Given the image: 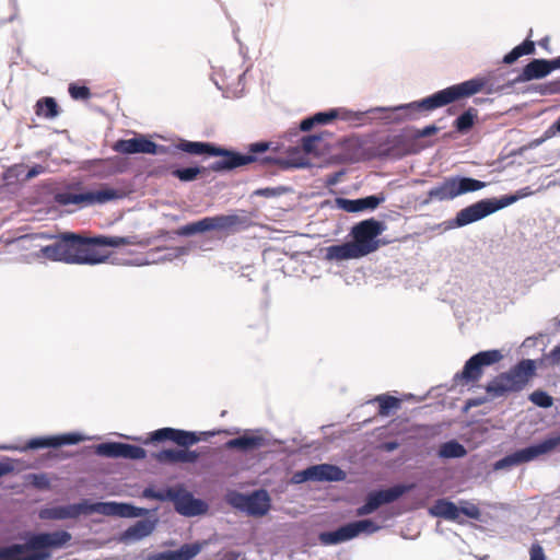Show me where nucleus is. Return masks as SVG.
<instances>
[{
	"label": "nucleus",
	"instance_id": "nucleus-16",
	"mask_svg": "<svg viewBox=\"0 0 560 560\" xmlns=\"http://www.w3.org/2000/svg\"><path fill=\"white\" fill-rule=\"evenodd\" d=\"M415 485H396L388 489L372 491L366 495L365 503L357 509V516L372 514L381 505L392 503L412 490Z\"/></svg>",
	"mask_w": 560,
	"mask_h": 560
},
{
	"label": "nucleus",
	"instance_id": "nucleus-7",
	"mask_svg": "<svg viewBox=\"0 0 560 560\" xmlns=\"http://www.w3.org/2000/svg\"><path fill=\"white\" fill-rule=\"evenodd\" d=\"M248 218L240 214H219L206 217L199 221L178 228L175 234L178 236H191L209 231L224 232L226 234L237 232L248 226Z\"/></svg>",
	"mask_w": 560,
	"mask_h": 560
},
{
	"label": "nucleus",
	"instance_id": "nucleus-31",
	"mask_svg": "<svg viewBox=\"0 0 560 560\" xmlns=\"http://www.w3.org/2000/svg\"><path fill=\"white\" fill-rule=\"evenodd\" d=\"M431 513L434 516L455 521L459 517V508H457L456 504L451 501L440 499L431 508Z\"/></svg>",
	"mask_w": 560,
	"mask_h": 560
},
{
	"label": "nucleus",
	"instance_id": "nucleus-57",
	"mask_svg": "<svg viewBox=\"0 0 560 560\" xmlns=\"http://www.w3.org/2000/svg\"><path fill=\"white\" fill-rule=\"evenodd\" d=\"M553 63L556 65V69H560V56L553 59Z\"/></svg>",
	"mask_w": 560,
	"mask_h": 560
},
{
	"label": "nucleus",
	"instance_id": "nucleus-47",
	"mask_svg": "<svg viewBox=\"0 0 560 560\" xmlns=\"http://www.w3.org/2000/svg\"><path fill=\"white\" fill-rule=\"evenodd\" d=\"M14 464L11 459L0 460V478L12 472Z\"/></svg>",
	"mask_w": 560,
	"mask_h": 560
},
{
	"label": "nucleus",
	"instance_id": "nucleus-56",
	"mask_svg": "<svg viewBox=\"0 0 560 560\" xmlns=\"http://www.w3.org/2000/svg\"><path fill=\"white\" fill-rule=\"evenodd\" d=\"M35 175H36L35 167L30 168L27 172V177H33Z\"/></svg>",
	"mask_w": 560,
	"mask_h": 560
},
{
	"label": "nucleus",
	"instance_id": "nucleus-1",
	"mask_svg": "<svg viewBox=\"0 0 560 560\" xmlns=\"http://www.w3.org/2000/svg\"><path fill=\"white\" fill-rule=\"evenodd\" d=\"M269 147V142L252 143L248 149V154H241L224 148L215 147L214 144L208 142L180 140V142L176 145L178 150L192 155L208 154L212 156H220V160L214 161L209 165V170L213 172L230 171L258 161L264 165H279L283 170L292 166V164H290L284 159L273 156H265L260 159L258 154L265 153ZM307 165L308 163L304 160L293 164L295 167H304Z\"/></svg>",
	"mask_w": 560,
	"mask_h": 560
},
{
	"label": "nucleus",
	"instance_id": "nucleus-44",
	"mask_svg": "<svg viewBox=\"0 0 560 560\" xmlns=\"http://www.w3.org/2000/svg\"><path fill=\"white\" fill-rule=\"evenodd\" d=\"M529 560H546L544 548L539 542H534L530 546Z\"/></svg>",
	"mask_w": 560,
	"mask_h": 560
},
{
	"label": "nucleus",
	"instance_id": "nucleus-41",
	"mask_svg": "<svg viewBox=\"0 0 560 560\" xmlns=\"http://www.w3.org/2000/svg\"><path fill=\"white\" fill-rule=\"evenodd\" d=\"M288 190L289 189L283 186L258 188V189L254 190L253 196L273 198V197H279V196L285 194Z\"/></svg>",
	"mask_w": 560,
	"mask_h": 560
},
{
	"label": "nucleus",
	"instance_id": "nucleus-19",
	"mask_svg": "<svg viewBox=\"0 0 560 560\" xmlns=\"http://www.w3.org/2000/svg\"><path fill=\"white\" fill-rule=\"evenodd\" d=\"M346 474L339 467L320 464L311 466L295 475L296 481L302 482L306 480L314 481H339L345 479Z\"/></svg>",
	"mask_w": 560,
	"mask_h": 560
},
{
	"label": "nucleus",
	"instance_id": "nucleus-25",
	"mask_svg": "<svg viewBox=\"0 0 560 560\" xmlns=\"http://www.w3.org/2000/svg\"><path fill=\"white\" fill-rule=\"evenodd\" d=\"M364 257L363 253L354 244L353 241L340 245H331L326 248L327 260H348Z\"/></svg>",
	"mask_w": 560,
	"mask_h": 560
},
{
	"label": "nucleus",
	"instance_id": "nucleus-21",
	"mask_svg": "<svg viewBox=\"0 0 560 560\" xmlns=\"http://www.w3.org/2000/svg\"><path fill=\"white\" fill-rule=\"evenodd\" d=\"M240 502L237 505L254 516L265 515L270 508V499L268 493L264 490L255 491L249 495H238Z\"/></svg>",
	"mask_w": 560,
	"mask_h": 560
},
{
	"label": "nucleus",
	"instance_id": "nucleus-26",
	"mask_svg": "<svg viewBox=\"0 0 560 560\" xmlns=\"http://www.w3.org/2000/svg\"><path fill=\"white\" fill-rule=\"evenodd\" d=\"M384 201V197L377 196H368L365 198L360 199H345L338 198L337 203L339 208L347 212H360L363 210H373L380 206L381 202Z\"/></svg>",
	"mask_w": 560,
	"mask_h": 560
},
{
	"label": "nucleus",
	"instance_id": "nucleus-20",
	"mask_svg": "<svg viewBox=\"0 0 560 560\" xmlns=\"http://www.w3.org/2000/svg\"><path fill=\"white\" fill-rule=\"evenodd\" d=\"M71 539V535L66 530H58L47 534H37V560H48L49 548H60Z\"/></svg>",
	"mask_w": 560,
	"mask_h": 560
},
{
	"label": "nucleus",
	"instance_id": "nucleus-28",
	"mask_svg": "<svg viewBox=\"0 0 560 560\" xmlns=\"http://www.w3.org/2000/svg\"><path fill=\"white\" fill-rule=\"evenodd\" d=\"M83 438L78 433L37 438V450L45 447H59L61 445H73L81 442Z\"/></svg>",
	"mask_w": 560,
	"mask_h": 560
},
{
	"label": "nucleus",
	"instance_id": "nucleus-5",
	"mask_svg": "<svg viewBox=\"0 0 560 560\" xmlns=\"http://www.w3.org/2000/svg\"><path fill=\"white\" fill-rule=\"evenodd\" d=\"M92 513L120 517H139L145 515L147 510L129 503H89L88 500H82L79 503L44 509L39 512V517L45 520H66Z\"/></svg>",
	"mask_w": 560,
	"mask_h": 560
},
{
	"label": "nucleus",
	"instance_id": "nucleus-32",
	"mask_svg": "<svg viewBox=\"0 0 560 560\" xmlns=\"http://www.w3.org/2000/svg\"><path fill=\"white\" fill-rule=\"evenodd\" d=\"M477 118V109L470 107L454 120L453 126L457 132L467 133L474 127Z\"/></svg>",
	"mask_w": 560,
	"mask_h": 560
},
{
	"label": "nucleus",
	"instance_id": "nucleus-55",
	"mask_svg": "<svg viewBox=\"0 0 560 560\" xmlns=\"http://www.w3.org/2000/svg\"><path fill=\"white\" fill-rule=\"evenodd\" d=\"M28 448H35V438H32L27 441Z\"/></svg>",
	"mask_w": 560,
	"mask_h": 560
},
{
	"label": "nucleus",
	"instance_id": "nucleus-45",
	"mask_svg": "<svg viewBox=\"0 0 560 560\" xmlns=\"http://www.w3.org/2000/svg\"><path fill=\"white\" fill-rule=\"evenodd\" d=\"M540 92L541 94H560V79L544 84Z\"/></svg>",
	"mask_w": 560,
	"mask_h": 560
},
{
	"label": "nucleus",
	"instance_id": "nucleus-17",
	"mask_svg": "<svg viewBox=\"0 0 560 560\" xmlns=\"http://www.w3.org/2000/svg\"><path fill=\"white\" fill-rule=\"evenodd\" d=\"M113 149L122 154L148 153V154H166L168 148L159 145L143 136L131 139H120L115 142Z\"/></svg>",
	"mask_w": 560,
	"mask_h": 560
},
{
	"label": "nucleus",
	"instance_id": "nucleus-27",
	"mask_svg": "<svg viewBox=\"0 0 560 560\" xmlns=\"http://www.w3.org/2000/svg\"><path fill=\"white\" fill-rule=\"evenodd\" d=\"M66 237L65 233L54 237L52 242L46 246H42L39 252L37 253V257H43L52 261H63L67 262V252H66Z\"/></svg>",
	"mask_w": 560,
	"mask_h": 560
},
{
	"label": "nucleus",
	"instance_id": "nucleus-42",
	"mask_svg": "<svg viewBox=\"0 0 560 560\" xmlns=\"http://www.w3.org/2000/svg\"><path fill=\"white\" fill-rule=\"evenodd\" d=\"M338 117V112L336 109H330L329 112H320L314 115V120L316 125H325Z\"/></svg>",
	"mask_w": 560,
	"mask_h": 560
},
{
	"label": "nucleus",
	"instance_id": "nucleus-18",
	"mask_svg": "<svg viewBox=\"0 0 560 560\" xmlns=\"http://www.w3.org/2000/svg\"><path fill=\"white\" fill-rule=\"evenodd\" d=\"M95 454L108 458H128V459H143L147 456L144 448L121 443V442H105L95 446Z\"/></svg>",
	"mask_w": 560,
	"mask_h": 560
},
{
	"label": "nucleus",
	"instance_id": "nucleus-23",
	"mask_svg": "<svg viewBox=\"0 0 560 560\" xmlns=\"http://www.w3.org/2000/svg\"><path fill=\"white\" fill-rule=\"evenodd\" d=\"M268 440L258 431L255 433L245 432L243 435L229 440L225 443L228 450H240L249 452L268 446Z\"/></svg>",
	"mask_w": 560,
	"mask_h": 560
},
{
	"label": "nucleus",
	"instance_id": "nucleus-39",
	"mask_svg": "<svg viewBox=\"0 0 560 560\" xmlns=\"http://www.w3.org/2000/svg\"><path fill=\"white\" fill-rule=\"evenodd\" d=\"M529 400L538 407L549 408L552 406L553 400L550 395L544 390H535L529 395Z\"/></svg>",
	"mask_w": 560,
	"mask_h": 560
},
{
	"label": "nucleus",
	"instance_id": "nucleus-29",
	"mask_svg": "<svg viewBox=\"0 0 560 560\" xmlns=\"http://www.w3.org/2000/svg\"><path fill=\"white\" fill-rule=\"evenodd\" d=\"M154 529V523L148 520L138 521L132 526L128 527L121 535L124 541L140 540L149 536Z\"/></svg>",
	"mask_w": 560,
	"mask_h": 560
},
{
	"label": "nucleus",
	"instance_id": "nucleus-12",
	"mask_svg": "<svg viewBox=\"0 0 560 560\" xmlns=\"http://www.w3.org/2000/svg\"><path fill=\"white\" fill-rule=\"evenodd\" d=\"M517 200L516 196H505L501 199H485L462 209L456 215V224L464 226L478 221Z\"/></svg>",
	"mask_w": 560,
	"mask_h": 560
},
{
	"label": "nucleus",
	"instance_id": "nucleus-30",
	"mask_svg": "<svg viewBox=\"0 0 560 560\" xmlns=\"http://www.w3.org/2000/svg\"><path fill=\"white\" fill-rule=\"evenodd\" d=\"M202 549L200 542L185 544L177 550L168 551L161 555L163 560H190L195 558Z\"/></svg>",
	"mask_w": 560,
	"mask_h": 560
},
{
	"label": "nucleus",
	"instance_id": "nucleus-54",
	"mask_svg": "<svg viewBox=\"0 0 560 560\" xmlns=\"http://www.w3.org/2000/svg\"><path fill=\"white\" fill-rule=\"evenodd\" d=\"M45 483V477L43 475H37V481H36V485H37V488H42Z\"/></svg>",
	"mask_w": 560,
	"mask_h": 560
},
{
	"label": "nucleus",
	"instance_id": "nucleus-13",
	"mask_svg": "<svg viewBox=\"0 0 560 560\" xmlns=\"http://www.w3.org/2000/svg\"><path fill=\"white\" fill-rule=\"evenodd\" d=\"M560 445V434L557 436L548 438L542 442L532 445L522 450H518L494 464L495 469H503L512 466L520 465L522 463L530 462L540 455L552 452Z\"/></svg>",
	"mask_w": 560,
	"mask_h": 560
},
{
	"label": "nucleus",
	"instance_id": "nucleus-34",
	"mask_svg": "<svg viewBox=\"0 0 560 560\" xmlns=\"http://www.w3.org/2000/svg\"><path fill=\"white\" fill-rule=\"evenodd\" d=\"M535 51L534 42L526 39L521 45L514 47L509 54H506L503 58V62L506 65H511L515 62L518 58L525 55H530Z\"/></svg>",
	"mask_w": 560,
	"mask_h": 560
},
{
	"label": "nucleus",
	"instance_id": "nucleus-9",
	"mask_svg": "<svg viewBox=\"0 0 560 560\" xmlns=\"http://www.w3.org/2000/svg\"><path fill=\"white\" fill-rule=\"evenodd\" d=\"M80 186V184H77L71 186L70 190L55 194L54 200L60 206L75 205L79 208H83L94 205H103L122 197V194L119 190L108 186H102L95 191H72L73 189H79Z\"/></svg>",
	"mask_w": 560,
	"mask_h": 560
},
{
	"label": "nucleus",
	"instance_id": "nucleus-14",
	"mask_svg": "<svg viewBox=\"0 0 560 560\" xmlns=\"http://www.w3.org/2000/svg\"><path fill=\"white\" fill-rule=\"evenodd\" d=\"M378 529L380 526L373 521L360 520L348 523L332 532H323L318 535V540L324 546H332L353 539L362 533L373 534Z\"/></svg>",
	"mask_w": 560,
	"mask_h": 560
},
{
	"label": "nucleus",
	"instance_id": "nucleus-46",
	"mask_svg": "<svg viewBox=\"0 0 560 560\" xmlns=\"http://www.w3.org/2000/svg\"><path fill=\"white\" fill-rule=\"evenodd\" d=\"M460 513L466 515V516H468V517H470V518H478L479 515H480L479 509L476 505H474V504H470L467 508H460L459 509V514Z\"/></svg>",
	"mask_w": 560,
	"mask_h": 560
},
{
	"label": "nucleus",
	"instance_id": "nucleus-15",
	"mask_svg": "<svg viewBox=\"0 0 560 560\" xmlns=\"http://www.w3.org/2000/svg\"><path fill=\"white\" fill-rule=\"evenodd\" d=\"M384 231L383 222L373 218L363 220L355 224L351 230L354 244L364 256L375 252L380 247V241L376 240Z\"/></svg>",
	"mask_w": 560,
	"mask_h": 560
},
{
	"label": "nucleus",
	"instance_id": "nucleus-35",
	"mask_svg": "<svg viewBox=\"0 0 560 560\" xmlns=\"http://www.w3.org/2000/svg\"><path fill=\"white\" fill-rule=\"evenodd\" d=\"M60 108L54 97H43L37 101V116L43 115L46 118H55L59 115Z\"/></svg>",
	"mask_w": 560,
	"mask_h": 560
},
{
	"label": "nucleus",
	"instance_id": "nucleus-8",
	"mask_svg": "<svg viewBox=\"0 0 560 560\" xmlns=\"http://www.w3.org/2000/svg\"><path fill=\"white\" fill-rule=\"evenodd\" d=\"M142 495L162 502L172 501L175 510L185 516L199 515L206 511V504L201 500L195 499L192 494L187 492L182 486L164 490H155L149 487L143 490Z\"/></svg>",
	"mask_w": 560,
	"mask_h": 560
},
{
	"label": "nucleus",
	"instance_id": "nucleus-53",
	"mask_svg": "<svg viewBox=\"0 0 560 560\" xmlns=\"http://www.w3.org/2000/svg\"><path fill=\"white\" fill-rule=\"evenodd\" d=\"M550 127L553 128L555 133L556 132L560 133V116L558 117V119Z\"/></svg>",
	"mask_w": 560,
	"mask_h": 560
},
{
	"label": "nucleus",
	"instance_id": "nucleus-10",
	"mask_svg": "<svg viewBox=\"0 0 560 560\" xmlns=\"http://www.w3.org/2000/svg\"><path fill=\"white\" fill-rule=\"evenodd\" d=\"M503 355L499 350L480 351L469 358L463 370L454 375V383L460 386L475 385L483 375V368L495 364Z\"/></svg>",
	"mask_w": 560,
	"mask_h": 560
},
{
	"label": "nucleus",
	"instance_id": "nucleus-48",
	"mask_svg": "<svg viewBox=\"0 0 560 560\" xmlns=\"http://www.w3.org/2000/svg\"><path fill=\"white\" fill-rule=\"evenodd\" d=\"M14 243L20 248H28V247H32L33 237L30 234L22 235V236L18 237Z\"/></svg>",
	"mask_w": 560,
	"mask_h": 560
},
{
	"label": "nucleus",
	"instance_id": "nucleus-33",
	"mask_svg": "<svg viewBox=\"0 0 560 560\" xmlns=\"http://www.w3.org/2000/svg\"><path fill=\"white\" fill-rule=\"evenodd\" d=\"M373 401L378 404V415L382 417L389 416L390 411L400 408L401 404L400 399L387 394L377 395Z\"/></svg>",
	"mask_w": 560,
	"mask_h": 560
},
{
	"label": "nucleus",
	"instance_id": "nucleus-37",
	"mask_svg": "<svg viewBox=\"0 0 560 560\" xmlns=\"http://www.w3.org/2000/svg\"><path fill=\"white\" fill-rule=\"evenodd\" d=\"M206 171L205 167H186V168H176L172 172V175L178 178L180 182H192L198 175Z\"/></svg>",
	"mask_w": 560,
	"mask_h": 560
},
{
	"label": "nucleus",
	"instance_id": "nucleus-58",
	"mask_svg": "<svg viewBox=\"0 0 560 560\" xmlns=\"http://www.w3.org/2000/svg\"><path fill=\"white\" fill-rule=\"evenodd\" d=\"M37 237H45L44 233H37Z\"/></svg>",
	"mask_w": 560,
	"mask_h": 560
},
{
	"label": "nucleus",
	"instance_id": "nucleus-52",
	"mask_svg": "<svg viewBox=\"0 0 560 560\" xmlns=\"http://www.w3.org/2000/svg\"><path fill=\"white\" fill-rule=\"evenodd\" d=\"M551 357H552L553 361H556V362H559V361H560V346H559V347H556V348L551 351Z\"/></svg>",
	"mask_w": 560,
	"mask_h": 560
},
{
	"label": "nucleus",
	"instance_id": "nucleus-4",
	"mask_svg": "<svg viewBox=\"0 0 560 560\" xmlns=\"http://www.w3.org/2000/svg\"><path fill=\"white\" fill-rule=\"evenodd\" d=\"M488 83L489 79L486 77L474 78L438 91L420 101L402 105L399 109L406 110L410 118H416V113H429L453 102L470 97L485 90L487 93H490L491 89L487 88Z\"/></svg>",
	"mask_w": 560,
	"mask_h": 560
},
{
	"label": "nucleus",
	"instance_id": "nucleus-11",
	"mask_svg": "<svg viewBox=\"0 0 560 560\" xmlns=\"http://www.w3.org/2000/svg\"><path fill=\"white\" fill-rule=\"evenodd\" d=\"M486 187V183L470 177H447L428 191L430 200H451L457 196L477 191Z\"/></svg>",
	"mask_w": 560,
	"mask_h": 560
},
{
	"label": "nucleus",
	"instance_id": "nucleus-50",
	"mask_svg": "<svg viewBox=\"0 0 560 560\" xmlns=\"http://www.w3.org/2000/svg\"><path fill=\"white\" fill-rule=\"evenodd\" d=\"M316 125V121L314 120V116L308 117L301 121L300 129L302 131H308Z\"/></svg>",
	"mask_w": 560,
	"mask_h": 560
},
{
	"label": "nucleus",
	"instance_id": "nucleus-6",
	"mask_svg": "<svg viewBox=\"0 0 560 560\" xmlns=\"http://www.w3.org/2000/svg\"><path fill=\"white\" fill-rule=\"evenodd\" d=\"M535 361L526 359L518 362L509 372L501 373L491 380L486 386L487 399H472L470 406H479L488 399L503 397L509 393L522 390L528 381L535 375Z\"/></svg>",
	"mask_w": 560,
	"mask_h": 560
},
{
	"label": "nucleus",
	"instance_id": "nucleus-51",
	"mask_svg": "<svg viewBox=\"0 0 560 560\" xmlns=\"http://www.w3.org/2000/svg\"><path fill=\"white\" fill-rule=\"evenodd\" d=\"M398 446H399L398 442H395V441L386 442L383 444V450H385L386 452H393L396 448H398Z\"/></svg>",
	"mask_w": 560,
	"mask_h": 560
},
{
	"label": "nucleus",
	"instance_id": "nucleus-43",
	"mask_svg": "<svg viewBox=\"0 0 560 560\" xmlns=\"http://www.w3.org/2000/svg\"><path fill=\"white\" fill-rule=\"evenodd\" d=\"M555 136V130L553 128L549 127L544 133L541 137L539 138H536V139H533L529 143H528V148L530 149H534V148H537L539 147L540 144H542L545 141H547L548 139L552 138Z\"/></svg>",
	"mask_w": 560,
	"mask_h": 560
},
{
	"label": "nucleus",
	"instance_id": "nucleus-38",
	"mask_svg": "<svg viewBox=\"0 0 560 560\" xmlns=\"http://www.w3.org/2000/svg\"><path fill=\"white\" fill-rule=\"evenodd\" d=\"M69 94L74 101H88L91 98V90L85 85H79L78 83H70Z\"/></svg>",
	"mask_w": 560,
	"mask_h": 560
},
{
	"label": "nucleus",
	"instance_id": "nucleus-49",
	"mask_svg": "<svg viewBox=\"0 0 560 560\" xmlns=\"http://www.w3.org/2000/svg\"><path fill=\"white\" fill-rule=\"evenodd\" d=\"M438 131H439V128L435 125H429L419 131V136L420 137H430L432 135H435Z\"/></svg>",
	"mask_w": 560,
	"mask_h": 560
},
{
	"label": "nucleus",
	"instance_id": "nucleus-36",
	"mask_svg": "<svg viewBox=\"0 0 560 560\" xmlns=\"http://www.w3.org/2000/svg\"><path fill=\"white\" fill-rule=\"evenodd\" d=\"M466 454V448L457 441L445 442L439 450V456L442 458H460Z\"/></svg>",
	"mask_w": 560,
	"mask_h": 560
},
{
	"label": "nucleus",
	"instance_id": "nucleus-2",
	"mask_svg": "<svg viewBox=\"0 0 560 560\" xmlns=\"http://www.w3.org/2000/svg\"><path fill=\"white\" fill-rule=\"evenodd\" d=\"M225 433L230 434L228 430L223 431H209L197 434L196 432L185 431L174 428H162L150 433L149 438L144 440V444L171 441L183 448H165L152 454V458L160 464H194L199 458V453L188 450L189 446L206 440L207 436Z\"/></svg>",
	"mask_w": 560,
	"mask_h": 560
},
{
	"label": "nucleus",
	"instance_id": "nucleus-22",
	"mask_svg": "<svg viewBox=\"0 0 560 560\" xmlns=\"http://www.w3.org/2000/svg\"><path fill=\"white\" fill-rule=\"evenodd\" d=\"M556 70L553 59H533L522 70L514 80L515 82H527L532 80L542 79L551 71Z\"/></svg>",
	"mask_w": 560,
	"mask_h": 560
},
{
	"label": "nucleus",
	"instance_id": "nucleus-40",
	"mask_svg": "<svg viewBox=\"0 0 560 560\" xmlns=\"http://www.w3.org/2000/svg\"><path fill=\"white\" fill-rule=\"evenodd\" d=\"M322 140V136L319 135H312V136H305L301 140L302 149L305 153L312 154L317 153L318 148L317 143Z\"/></svg>",
	"mask_w": 560,
	"mask_h": 560
},
{
	"label": "nucleus",
	"instance_id": "nucleus-24",
	"mask_svg": "<svg viewBox=\"0 0 560 560\" xmlns=\"http://www.w3.org/2000/svg\"><path fill=\"white\" fill-rule=\"evenodd\" d=\"M0 560H35V534L30 535L24 545L0 548Z\"/></svg>",
	"mask_w": 560,
	"mask_h": 560
},
{
	"label": "nucleus",
	"instance_id": "nucleus-3",
	"mask_svg": "<svg viewBox=\"0 0 560 560\" xmlns=\"http://www.w3.org/2000/svg\"><path fill=\"white\" fill-rule=\"evenodd\" d=\"M67 264L96 265L105 260L97 246H148V240L138 236H97L84 237L75 233H65Z\"/></svg>",
	"mask_w": 560,
	"mask_h": 560
}]
</instances>
